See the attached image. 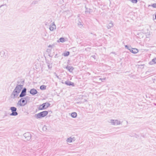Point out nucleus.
Returning a JSON list of instances; mask_svg holds the SVG:
<instances>
[{
	"label": "nucleus",
	"mask_w": 156,
	"mask_h": 156,
	"mask_svg": "<svg viewBox=\"0 0 156 156\" xmlns=\"http://www.w3.org/2000/svg\"><path fill=\"white\" fill-rule=\"evenodd\" d=\"M151 6L153 7L156 8V3L153 4Z\"/></svg>",
	"instance_id": "nucleus-16"
},
{
	"label": "nucleus",
	"mask_w": 156,
	"mask_h": 156,
	"mask_svg": "<svg viewBox=\"0 0 156 156\" xmlns=\"http://www.w3.org/2000/svg\"><path fill=\"white\" fill-rule=\"evenodd\" d=\"M152 61L153 62L155 63H156V58H154L152 60Z\"/></svg>",
	"instance_id": "nucleus-19"
},
{
	"label": "nucleus",
	"mask_w": 156,
	"mask_h": 156,
	"mask_svg": "<svg viewBox=\"0 0 156 156\" xmlns=\"http://www.w3.org/2000/svg\"><path fill=\"white\" fill-rule=\"evenodd\" d=\"M26 89L25 88L22 91L21 94L20 95V97H23L26 95Z\"/></svg>",
	"instance_id": "nucleus-7"
},
{
	"label": "nucleus",
	"mask_w": 156,
	"mask_h": 156,
	"mask_svg": "<svg viewBox=\"0 0 156 156\" xmlns=\"http://www.w3.org/2000/svg\"><path fill=\"white\" fill-rule=\"evenodd\" d=\"M49 28L51 30L53 31L56 28L55 25L54 24H53L50 26Z\"/></svg>",
	"instance_id": "nucleus-10"
},
{
	"label": "nucleus",
	"mask_w": 156,
	"mask_h": 156,
	"mask_svg": "<svg viewBox=\"0 0 156 156\" xmlns=\"http://www.w3.org/2000/svg\"><path fill=\"white\" fill-rule=\"evenodd\" d=\"M66 83V84L69 85H73V83Z\"/></svg>",
	"instance_id": "nucleus-18"
},
{
	"label": "nucleus",
	"mask_w": 156,
	"mask_h": 156,
	"mask_svg": "<svg viewBox=\"0 0 156 156\" xmlns=\"http://www.w3.org/2000/svg\"><path fill=\"white\" fill-rule=\"evenodd\" d=\"M69 54V51H66L63 53V55L64 56H68Z\"/></svg>",
	"instance_id": "nucleus-12"
},
{
	"label": "nucleus",
	"mask_w": 156,
	"mask_h": 156,
	"mask_svg": "<svg viewBox=\"0 0 156 156\" xmlns=\"http://www.w3.org/2000/svg\"><path fill=\"white\" fill-rule=\"evenodd\" d=\"M27 103V100L25 98H21L18 102V105L20 106H23L25 105Z\"/></svg>",
	"instance_id": "nucleus-4"
},
{
	"label": "nucleus",
	"mask_w": 156,
	"mask_h": 156,
	"mask_svg": "<svg viewBox=\"0 0 156 156\" xmlns=\"http://www.w3.org/2000/svg\"><path fill=\"white\" fill-rule=\"evenodd\" d=\"M48 113L47 111H44L36 115V117L37 119L43 118L46 116Z\"/></svg>",
	"instance_id": "nucleus-2"
},
{
	"label": "nucleus",
	"mask_w": 156,
	"mask_h": 156,
	"mask_svg": "<svg viewBox=\"0 0 156 156\" xmlns=\"http://www.w3.org/2000/svg\"><path fill=\"white\" fill-rule=\"evenodd\" d=\"M22 139L25 141H29L31 139V137H23Z\"/></svg>",
	"instance_id": "nucleus-11"
},
{
	"label": "nucleus",
	"mask_w": 156,
	"mask_h": 156,
	"mask_svg": "<svg viewBox=\"0 0 156 156\" xmlns=\"http://www.w3.org/2000/svg\"><path fill=\"white\" fill-rule=\"evenodd\" d=\"M50 105V104L48 102H46L40 105L38 107L39 110H42L45 109L48 107Z\"/></svg>",
	"instance_id": "nucleus-3"
},
{
	"label": "nucleus",
	"mask_w": 156,
	"mask_h": 156,
	"mask_svg": "<svg viewBox=\"0 0 156 156\" xmlns=\"http://www.w3.org/2000/svg\"><path fill=\"white\" fill-rule=\"evenodd\" d=\"M71 116L73 118H75L77 116V113L76 112H73L71 114Z\"/></svg>",
	"instance_id": "nucleus-14"
},
{
	"label": "nucleus",
	"mask_w": 156,
	"mask_h": 156,
	"mask_svg": "<svg viewBox=\"0 0 156 156\" xmlns=\"http://www.w3.org/2000/svg\"><path fill=\"white\" fill-rule=\"evenodd\" d=\"M22 88V86L20 85H19L16 87L13 91L14 97L18 95V94L21 92Z\"/></svg>",
	"instance_id": "nucleus-1"
},
{
	"label": "nucleus",
	"mask_w": 156,
	"mask_h": 156,
	"mask_svg": "<svg viewBox=\"0 0 156 156\" xmlns=\"http://www.w3.org/2000/svg\"><path fill=\"white\" fill-rule=\"evenodd\" d=\"M75 139H74V137H73V138H71V137H69V138H68L66 141L67 142V143H71L73 142V141H74Z\"/></svg>",
	"instance_id": "nucleus-9"
},
{
	"label": "nucleus",
	"mask_w": 156,
	"mask_h": 156,
	"mask_svg": "<svg viewBox=\"0 0 156 156\" xmlns=\"http://www.w3.org/2000/svg\"><path fill=\"white\" fill-rule=\"evenodd\" d=\"M60 41L61 42H63L65 41V39L64 38H61L59 39Z\"/></svg>",
	"instance_id": "nucleus-15"
},
{
	"label": "nucleus",
	"mask_w": 156,
	"mask_h": 156,
	"mask_svg": "<svg viewBox=\"0 0 156 156\" xmlns=\"http://www.w3.org/2000/svg\"><path fill=\"white\" fill-rule=\"evenodd\" d=\"M12 113L11 115H16L17 114V113L16 112V108L14 107H12L11 108Z\"/></svg>",
	"instance_id": "nucleus-5"
},
{
	"label": "nucleus",
	"mask_w": 156,
	"mask_h": 156,
	"mask_svg": "<svg viewBox=\"0 0 156 156\" xmlns=\"http://www.w3.org/2000/svg\"><path fill=\"white\" fill-rule=\"evenodd\" d=\"M30 93L31 94L34 95L37 94V91L36 89H32L30 90Z\"/></svg>",
	"instance_id": "nucleus-8"
},
{
	"label": "nucleus",
	"mask_w": 156,
	"mask_h": 156,
	"mask_svg": "<svg viewBox=\"0 0 156 156\" xmlns=\"http://www.w3.org/2000/svg\"><path fill=\"white\" fill-rule=\"evenodd\" d=\"M131 1L133 3H136L137 2V0H131Z\"/></svg>",
	"instance_id": "nucleus-17"
},
{
	"label": "nucleus",
	"mask_w": 156,
	"mask_h": 156,
	"mask_svg": "<svg viewBox=\"0 0 156 156\" xmlns=\"http://www.w3.org/2000/svg\"><path fill=\"white\" fill-rule=\"evenodd\" d=\"M46 86L44 85H42L40 86V89L41 90H45L46 89Z\"/></svg>",
	"instance_id": "nucleus-13"
},
{
	"label": "nucleus",
	"mask_w": 156,
	"mask_h": 156,
	"mask_svg": "<svg viewBox=\"0 0 156 156\" xmlns=\"http://www.w3.org/2000/svg\"><path fill=\"white\" fill-rule=\"evenodd\" d=\"M129 50L131 52L134 54L138 52V49L136 48H132L131 50Z\"/></svg>",
	"instance_id": "nucleus-6"
}]
</instances>
